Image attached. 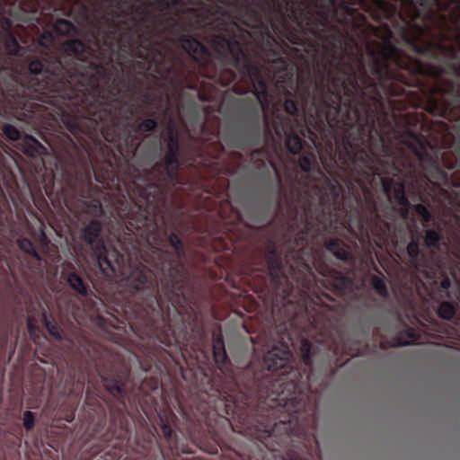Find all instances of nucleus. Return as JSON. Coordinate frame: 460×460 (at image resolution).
Wrapping results in <instances>:
<instances>
[{
    "mask_svg": "<svg viewBox=\"0 0 460 460\" xmlns=\"http://www.w3.org/2000/svg\"><path fill=\"white\" fill-rule=\"evenodd\" d=\"M18 244H19V247L22 250H23V251H25L27 252H31L32 251V244L27 239H21V240H19Z\"/></svg>",
    "mask_w": 460,
    "mask_h": 460,
    "instance_id": "18",
    "label": "nucleus"
},
{
    "mask_svg": "<svg viewBox=\"0 0 460 460\" xmlns=\"http://www.w3.org/2000/svg\"><path fill=\"white\" fill-rule=\"evenodd\" d=\"M46 327H47L49 332L52 336H54L58 339L61 338V334H60V331H59L58 327H57L53 323L46 322Z\"/></svg>",
    "mask_w": 460,
    "mask_h": 460,
    "instance_id": "15",
    "label": "nucleus"
},
{
    "mask_svg": "<svg viewBox=\"0 0 460 460\" xmlns=\"http://www.w3.org/2000/svg\"><path fill=\"white\" fill-rule=\"evenodd\" d=\"M214 358L218 365L224 364L226 359V351L221 338L217 337L214 344Z\"/></svg>",
    "mask_w": 460,
    "mask_h": 460,
    "instance_id": "6",
    "label": "nucleus"
},
{
    "mask_svg": "<svg viewBox=\"0 0 460 460\" xmlns=\"http://www.w3.org/2000/svg\"><path fill=\"white\" fill-rule=\"evenodd\" d=\"M4 131L7 137L11 140H16L19 137V131L16 128L11 125L4 126Z\"/></svg>",
    "mask_w": 460,
    "mask_h": 460,
    "instance_id": "13",
    "label": "nucleus"
},
{
    "mask_svg": "<svg viewBox=\"0 0 460 460\" xmlns=\"http://www.w3.org/2000/svg\"><path fill=\"white\" fill-rule=\"evenodd\" d=\"M67 282L69 286L75 289L76 292L80 294H84L86 292V287L82 280V279L76 274H70L67 278Z\"/></svg>",
    "mask_w": 460,
    "mask_h": 460,
    "instance_id": "7",
    "label": "nucleus"
},
{
    "mask_svg": "<svg viewBox=\"0 0 460 460\" xmlns=\"http://www.w3.org/2000/svg\"><path fill=\"white\" fill-rule=\"evenodd\" d=\"M412 341H413L412 340H411V341H400V344H401V345H408V344H410V343H411V342H412Z\"/></svg>",
    "mask_w": 460,
    "mask_h": 460,
    "instance_id": "29",
    "label": "nucleus"
},
{
    "mask_svg": "<svg viewBox=\"0 0 460 460\" xmlns=\"http://www.w3.org/2000/svg\"><path fill=\"white\" fill-rule=\"evenodd\" d=\"M101 231V225L97 221H92L84 229V239L91 245L93 251L94 252L95 256L97 257L98 265L101 270L104 273L105 269L103 268V264H106L108 268L111 270V271L115 272L117 270V266H119V260L117 253L115 252H108L106 248L102 245H94L99 233Z\"/></svg>",
    "mask_w": 460,
    "mask_h": 460,
    "instance_id": "1",
    "label": "nucleus"
},
{
    "mask_svg": "<svg viewBox=\"0 0 460 460\" xmlns=\"http://www.w3.org/2000/svg\"><path fill=\"white\" fill-rule=\"evenodd\" d=\"M146 275L143 273L140 270H133L128 279V284L131 288L135 289H140L142 288L145 281H146Z\"/></svg>",
    "mask_w": 460,
    "mask_h": 460,
    "instance_id": "5",
    "label": "nucleus"
},
{
    "mask_svg": "<svg viewBox=\"0 0 460 460\" xmlns=\"http://www.w3.org/2000/svg\"><path fill=\"white\" fill-rule=\"evenodd\" d=\"M310 349V347H309V344L307 342H305L303 344V348H302V350L304 352V360L307 363L308 362V351Z\"/></svg>",
    "mask_w": 460,
    "mask_h": 460,
    "instance_id": "24",
    "label": "nucleus"
},
{
    "mask_svg": "<svg viewBox=\"0 0 460 460\" xmlns=\"http://www.w3.org/2000/svg\"><path fill=\"white\" fill-rule=\"evenodd\" d=\"M182 47L195 59L201 58L205 53L204 47L195 40H184Z\"/></svg>",
    "mask_w": 460,
    "mask_h": 460,
    "instance_id": "4",
    "label": "nucleus"
},
{
    "mask_svg": "<svg viewBox=\"0 0 460 460\" xmlns=\"http://www.w3.org/2000/svg\"><path fill=\"white\" fill-rule=\"evenodd\" d=\"M328 248H329V250L332 251V243L329 244Z\"/></svg>",
    "mask_w": 460,
    "mask_h": 460,
    "instance_id": "31",
    "label": "nucleus"
},
{
    "mask_svg": "<svg viewBox=\"0 0 460 460\" xmlns=\"http://www.w3.org/2000/svg\"><path fill=\"white\" fill-rule=\"evenodd\" d=\"M285 109L290 114H295L296 111V106L293 101H287L285 102Z\"/></svg>",
    "mask_w": 460,
    "mask_h": 460,
    "instance_id": "21",
    "label": "nucleus"
},
{
    "mask_svg": "<svg viewBox=\"0 0 460 460\" xmlns=\"http://www.w3.org/2000/svg\"><path fill=\"white\" fill-rule=\"evenodd\" d=\"M442 285H443V287H445V288H446V287L447 286V281H444V282L442 283Z\"/></svg>",
    "mask_w": 460,
    "mask_h": 460,
    "instance_id": "30",
    "label": "nucleus"
},
{
    "mask_svg": "<svg viewBox=\"0 0 460 460\" xmlns=\"http://www.w3.org/2000/svg\"><path fill=\"white\" fill-rule=\"evenodd\" d=\"M28 328H29V332H30L31 335H33L34 332H33V329H32L31 320H28Z\"/></svg>",
    "mask_w": 460,
    "mask_h": 460,
    "instance_id": "26",
    "label": "nucleus"
},
{
    "mask_svg": "<svg viewBox=\"0 0 460 460\" xmlns=\"http://www.w3.org/2000/svg\"><path fill=\"white\" fill-rule=\"evenodd\" d=\"M438 314L445 319H450L455 314V309L452 305L445 302L440 305Z\"/></svg>",
    "mask_w": 460,
    "mask_h": 460,
    "instance_id": "8",
    "label": "nucleus"
},
{
    "mask_svg": "<svg viewBox=\"0 0 460 460\" xmlns=\"http://www.w3.org/2000/svg\"><path fill=\"white\" fill-rule=\"evenodd\" d=\"M439 240L438 234L434 230H428L425 235V243L428 246H435Z\"/></svg>",
    "mask_w": 460,
    "mask_h": 460,
    "instance_id": "10",
    "label": "nucleus"
},
{
    "mask_svg": "<svg viewBox=\"0 0 460 460\" xmlns=\"http://www.w3.org/2000/svg\"><path fill=\"white\" fill-rule=\"evenodd\" d=\"M416 211L418 212V214L423 217L424 221L429 220L430 215L426 207H424L423 205H418L416 207Z\"/></svg>",
    "mask_w": 460,
    "mask_h": 460,
    "instance_id": "19",
    "label": "nucleus"
},
{
    "mask_svg": "<svg viewBox=\"0 0 460 460\" xmlns=\"http://www.w3.org/2000/svg\"><path fill=\"white\" fill-rule=\"evenodd\" d=\"M118 392H119V388L118 386L115 387Z\"/></svg>",
    "mask_w": 460,
    "mask_h": 460,
    "instance_id": "32",
    "label": "nucleus"
},
{
    "mask_svg": "<svg viewBox=\"0 0 460 460\" xmlns=\"http://www.w3.org/2000/svg\"><path fill=\"white\" fill-rule=\"evenodd\" d=\"M56 30L62 33H69L72 30V24L65 20H60L56 23Z\"/></svg>",
    "mask_w": 460,
    "mask_h": 460,
    "instance_id": "11",
    "label": "nucleus"
},
{
    "mask_svg": "<svg viewBox=\"0 0 460 460\" xmlns=\"http://www.w3.org/2000/svg\"><path fill=\"white\" fill-rule=\"evenodd\" d=\"M72 46L75 49V51L79 52L83 49V45L80 42L74 41L72 42Z\"/></svg>",
    "mask_w": 460,
    "mask_h": 460,
    "instance_id": "25",
    "label": "nucleus"
},
{
    "mask_svg": "<svg viewBox=\"0 0 460 460\" xmlns=\"http://www.w3.org/2000/svg\"><path fill=\"white\" fill-rule=\"evenodd\" d=\"M336 255H337V257H339L341 259H343L344 255H345V252L343 251L341 252H336Z\"/></svg>",
    "mask_w": 460,
    "mask_h": 460,
    "instance_id": "28",
    "label": "nucleus"
},
{
    "mask_svg": "<svg viewBox=\"0 0 460 460\" xmlns=\"http://www.w3.org/2000/svg\"><path fill=\"white\" fill-rule=\"evenodd\" d=\"M156 123L154 119H146L144 120L141 125H140V128L143 130V131H149V130H152L155 127Z\"/></svg>",
    "mask_w": 460,
    "mask_h": 460,
    "instance_id": "17",
    "label": "nucleus"
},
{
    "mask_svg": "<svg viewBox=\"0 0 460 460\" xmlns=\"http://www.w3.org/2000/svg\"><path fill=\"white\" fill-rule=\"evenodd\" d=\"M372 284H373L375 289L379 294L385 295L386 293L385 284L381 279H379L377 277L373 278Z\"/></svg>",
    "mask_w": 460,
    "mask_h": 460,
    "instance_id": "12",
    "label": "nucleus"
},
{
    "mask_svg": "<svg viewBox=\"0 0 460 460\" xmlns=\"http://www.w3.org/2000/svg\"><path fill=\"white\" fill-rule=\"evenodd\" d=\"M290 351L288 346L274 348L267 353L264 358L265 367L269 370H278L284 367L289 359Z\"/></svg>",
    "mask_w": 460,
    "mask_h": 460,
    "instance_id": "2",
    "label": "nucleus"
},
{
    "mask_svg": "<svg viewBox=\"0 0 460 460\" xmlns=\"http://www.w3.org/2000/svg\"><path fill=\"white\" fill-rule=\"evenodd\" d=\"M94 209H95V215H98V214H101L102 213V208L99 205H95L94 206Z\"/></svg>",
    "mask_w": 460,
    "mask_h": 460,
    "instance_id": "27",
    "label": "nucleus"
},
{
    "mask_svg": "<svg viewBox=\"0 0 460 460\" xmlns=\"http://www.w3.org/2000/svg\"><path fill=\"white\" fill-rule=\"evenodd\" d=\"M22 149L29 155H42L45 147L34 137L26 136L22 140Z\"/></svg>",
    "mask_w": 460,
    "mask_h": 460,
    "instance_id": "3",
    "label": "nucleus"
},
{
    "mask_svg": "<svg viewBox=\"0 0 460 460\" xmlns=\"http://www.w3.org/2000/svg\"><path fill=\"white\" fill-rule=\"evenodd\" d=\"M407 252L411 258L416 257L419 252L418 245L413 242L409 243V245L407 246Z\"/></svg>",
    "mask_w": 460,
    "mask_h": 460,
    "instance_id": "20",
    "label": "nucleus"
},
{
    "mask_svg": "<svg viewBox=\"0 0 460 460\" xmlns=\"http://www.w3.org/2000/svg\"><path fill=\"white\" fill-rule=\"evenodd\" d=\"M170 243H172V245L177 250L180 245H181V242L180 240L178 239V237L176 235H172L170 237Z\"/></svg>",
    "mask_w": 460,
    "mask_h": 460,
    "instance_id": "23",
    "label": "nucleus"
},
{
    "mask_svg": "<svg viewBox=\"0 0 460 460\" xmlns=\"http://www.w3.org/2000/svg\"><path fill=\"white\" fill-rule=\"evenodd\" d=\"M42 68H43L42 64L38 60L31 61L29 65V69H30L31 73H32V74L40 73Z\"/></svg>",
    "mask_w": 460,
    "mask_h": 460,
    "instance_id": "16",
    "label": "nucleus"
},
{
    "mask_svg": "<svg viewBox=\"0 0 460 460\" xmlns=\"http://www.w3.org/2000/svg\"><path fill=\"white\" fill-rule=\"evenodd\" d=\"M22 420L26 429H31L34 426V416L31 411L24 412Z\"/></svg>",
    "mask_w": 460,
    "mask_h": 460,
    "instance_id": "14",
    "label": "nucleus"
},
{
    "mask_svg": "<svg viewBox=\"0 0 460 460\" xmlns=\"http://www.w3.org/2000/svg\"><path fill=\"white\" fill-rule=\"evenodd\" d=\"M287 146L290 152L297 153L302 146L300 138L296 136H290L287 140Z\"/></svg>",
    "mask_w": 460,
    "mask_h": 460,
    "instance_id": "9",
    "label": "nucleus"
},
{
    "mask_svg": "<svg viewBox=\"0 0 460 460\" xmlns=\"http://www.w3.org/2000/svg\"><path fill=\"white\" fill-rule=\"evenodd\" d=\"M299 165L304 171H307L310 168V160L304 157L300 159Z\"/></svg>",
    "mask_w": 460,
    "mask_h": 460,
    "instance_id": "22",
    "label": "nucleus"
}]
</instances>
